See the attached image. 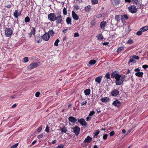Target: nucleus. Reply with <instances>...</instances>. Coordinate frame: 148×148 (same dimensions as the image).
<instances>
[{
    "label": "nucleus",
    "instance_id": "nucleus-51",
    "mask_svg": "<svg viewBox=\"0 0 148 148\" xmlns=\"http://www.w3.org/2000/svg\"><path fill=\"white\" fill-rule=\"evenodd\" d=\"M42 136H43L42 134H40L38 136L37 138L39 139H40V138H41L42 137Z\"/></svg>",
    "mask_w": 148,
    "mask_h": 148
},
{
    "label": "nucleus",
    "instance_id": "nucleus-40",
    "mask_svg": "<svg viewBox=\"0 0 148 148\" xmlns=\"http://www.w3.org/2000/svg\"><path fill=\"white\" fill-rule=\"evenodd\" d=\"M63 13L64 15H66L67 14V11L66 9L65 8H64L63 9Z\"/></svg>",
    "mask_w": 148,
    "mask_h": 148
},
{
    "label": "nucleus",
    "instance_id": "nucleus-13",
    "mask_svg": "<svg viewBox=\"0 0 148 148\" xmlns=\"http://www.w3.org/2000/svg\"><path fill=\"white\" fill-rule=\"evenodd\" d=\"M112 104L114 105L115 106L118 107L121 106V103L119 101L116 100L113 102Z\"/></svg>",
    "mask_w": 148,
    "mask_h": 148
},
{
    "label": "nucleus",
    "instance_id": "nucleus-53",
    "mask_svg": "<svg viewBox=\"0 0 148 148\" xmlns=\"http://www.w3.org/2000/svg\"><path fill=\"white\" fill-rule=\"evenodd\" d=\"M74 37H77L79 36V34L78 33H75L74 34Z\"/></svg>",
    "mask_w": 148,
    "mask_h": 148
},
{
    "label": "nucleus",
    "instance_id": "nucleus-3",
    "mask_svg": "<svg viewBox=\"0 0 148 148\" xmlns=\"http://www.w3.org/2000/svg\"><path fill=\"white\" fill-rule=\"evenodd\" d=\"M56 16V15L55 13H51L48 15V18L50 21H55Z\"/></svg>",
    "mask_w": 148,
    "mask_h": 148
},
{
    "label": "nucleus",
    "instance_id": "nucleus-8",
    "mask_svg": "<svg viewBox=\"0 0 148 148\" xmlns=\"http://www.w3.org/2000/svg\"><path fill=\"white\" fill-rule=\"evenodd\" d=\"M78 122L82 125L87 126V125L86 122L85 121L84 119H80L78 118Z\"/></svg>",
    "mask_w": 148,
    "mask_h": 148
},
{
    "label": "nucleus",
    "instance_id": "nucleus-35",
    "mask_svg": "<svg viewBox=\"0 0 148 148\" xmlns=\"http://www.w3.org/2000/svg\"><path fill=\"white\" fill-rule=\"evenodd\" d=\"M60 42V40H59L58 39H57L55 42L54 45L56 46H58V43Z\"/></svg>",
    "mask_w": 148,
    "mask_h": 148
},
{
    "label": "nucleus",
    "instance_id": "nucleus-21",
    "mask_svg": "<svg viewBox=\"0 0 148 148\" xmlns=\"http://www.w3.org/2000/svg\"><path fill=\"white\" fill-rule=\"evenodd\" d=\"M90 89H88L84 90V93L86 95H88L90 94Z\"/></svg>",
    "mask_w": 148,
    "mask_h": 148
},
{
    "label": "nucleus",
    "instance_id": "nucleus-30",
    "mask_svg": "<svg viewBox=\"0 0 148 148\" xmlns=\"http://www.w3.org/2000/svg\"><path fill=\"white\" fill-rule=\"evenodd\" d=\"M143 32L142 30L140 29V30L137 32L136 33V34L138 36H140L143 33Z\"/></svg>",
    "mask_w": 148,
    "mask_h": 148
},
{
    "label": "nucleus",
    "instance_id": "nucleus-22",
    "mask_svg": "<svg viewBox=\"0 0 148 148\" xmlns=\"http://www.w3.org/2000/svg\"><path fill=\"white\" fill-rule=\"evenodd\" d=\"M144 32L147 31L148 29V26H146L140 29Z\"/></svg>",
    "mask_w": 148,
    "mask_h": 148
},
{
    "label": "nucleus",
    "instance_id": "nucleus-41",
    "mask_svg": "<svg viewBox=\"0 0 148 148\" xmlns=\"http://www.w3.org/2000/svg\"><path fill=\"white\" fill-rule=\"evenodd\" d=\"M99 131L98 130L96 131L94 133L95 136H97V135L99 134Z\"/></svg>",
    "mask_w": 148,
    "mask_h": 148
},
{
    "label": "nucleus",
    "instance_id": "nucleus-6",
    "mask_svg": "<svg viewBox=\"0 0 148 148\" xmlns=\"http://www.w3.org/2000/svg\"><path fill=\"white\" fill-rule=\"evenodd\" d=\"M12 31L10 28H6L5 31V35L7 37H10L12 35Z\"/></svg>",
    "mask_w": 148,
    "mask_h": 148
},
{
    "label": "nucleus",
    "instance_id": "nucleus-37",
    "mask_svg": "<svg viewBox=\"0 0 148 148\" xmlns=\"http://www.w3.org/2000/svg\"><path fill=\"white\" fill-rule=\"evenodd\" d=\"M110 75L109 73H107L105 76V77H106L108 79H110Z\"/></svg>",
    "mask_w": 148,
    "mask_h": 148
},
{
    "label": "nucleus",
    "instance_id": "nucleus-58",
    "mask_svg": "<svg viewBox=\"0 0 148 148\" xmlns=\"http://www.w3.org/2000/svg\"><path fill=\"white\" fill-rule=\"evenodd\" d=\"M91 118L90 117L88 116V117H87L86 120L87 121H88L89 120H90V119H91Z\"/></svg>",
    "mask_w": 148,
    "mask_h": 148
},
{
    "label": "nucleus",
    "instance_id": "nucleus-15",
    "mask_svg": "<svg viewBox=\"0 0 148 148\" xmlns=\"http://www.w3.org/2000/svg\"><path fill=\"white\" fill-rule=\"evenodd\" d=\"M92 139V138L88 136L85 139L84 142L89 143L90 142Z\"/></svg>",
    "mask_w": 148,
    "mask_h": 148
},
{
    "label": "nucleus",
    "instance_id": "nucleus-16",
    "mask_svg": "<svg viewBox=\"0 0 148 148\" xmlns=\"http://www.w3.org/2000/svg\"><path fill=\"white\" fill-rule=\"evenodd\" d=\"M102 77V76L97 77L95 79L96 82H97L98 84L100 83Z\"/></svg>",
    "mask_w": 148,
    "mask_h": 148
},
{
    "label": "nucleus",
    "instance_id": "nucleus-59",
    "mask_svg": "<svg viewBox=\"0 0 148 148\" xmlns=\"http://www.w3.org/2000/svg\"><path fill=\"white\" fill-rule=\"evenodd\" d=\"M17 106V104H14L12 107V108H15L16 106Z\"/></svg>",
    "mask_w": 148,
    "mask_h": 148
},
{
    "label": "nucleus",
    "instance_id": "nucleus-11",
    "mask_svg": "<svg viewBox=\"0 0 148 148\" xmlns=\"http://www.w3.org/2000/svg\"><path fill=\"white\" fill-rule=\"evenodd\" d=\"M21 14L20 10H16L14 13V16L16 18H18V16H20Z\"/></svg>",
    "mask_w": 148,
    "mask_h": 148
},
{
    "label": "nucleus",
    "instance_id": "nucleus-26",
    "mask_svg": "<svg viewBox=\"0 0 148 148\" xmlns=\"http://www.w3.org/2000/svg\"><path fill=\"white\" fill-rule=\"evenodd\" d=\"M35 40L36 41H37V42L38 43H39L42 41V39L41 38L39 37H36V38H35Z\"/></svg>",
    "mask_w": 148,
    "mask_h": 148
},
{
    "label": "nucleus",
    "instance_id": "nucleus-9",
    "mask_svg": "<svg viewBox=\"0 0 148 148\" xmlns=\"http://www.w3.org/2000/svg\"><path fill=\"white\" fill-rule=\"evenodd\" d=\"M41 37L44 40L48 41L49 39L50 36L48 35V34L47 33H45Z\"/></svg>",
    "mask_w": 148,
    "mask_h": 148
},
{
    "label": "nucleus",
    "instance_id": "nucleus-43",
    "mask_svg": "<svg viewBox=\"0 0 148 148\" xmlns=\"http://www.w3.org/2000/svg\"><path fill=\"white\" fill-rule=\"evenodd\" d=\"M81 104L82 106H83L84 105H86L87 104V101H84L83 102H81Z\"/></svg>",
    "mask_w": 148,
    "mask_h": 148
},
{
    "label": "nucleus",
    "instance_id": "nucleus-32",
    "mask_svg": "<svg viewBox=\"0 0 148 148\" xmlns=\"http://www.w3.org/2000/svg\"><path fill=\"white\" fill-rule=\"evenodd\" d=\"M25 22L26 23L29 22L30 21V18L28 16L26 17L25 18Z\"/></svg>",
    "mask_w": 148,
    "mask_h": 148
},
{
    "label": "nucleus",
    "instance_id": "nucleus-18",
    "mask_svg": "<svg viewBox=\"0 0 148 148\" xmlns=\"http://www.w3.org/2000/svg\"><path fill=\"white\" fill-rule=\"evenodd\" d=\"M66 22L67 24L71 25V18L69 17H67L66 19Z\"/></svg>",
    "mask_w": 148,
    "mask_h": 148
},
{
    "label": "nucleus",
    "instance_id": "nucleus-31",
    "mask_svg": "<svg viewBox=\"0 0 148 148\" xmlns=\"http://www.w3.org/2000/svg\"><path fill=\"white\" fill-rule=\"evenodd\" d=\"M115 19L117 21L118 23L120 21V16L119 15H117L115 16Z\"/></svg>",
    "mask_w": 148,
    "mask_h": 148
},
{
    "label": "nucleus",
    "instance_id": "nucleus-14",
    "mask_svg": "<svg viewBox=\"0 0 148 148\" xmlns=\"http://www.w3.org/2000/svg\"><path fill=\"white\" fill-rule=\"evenodd\" d=\"M72 13L73 18L74 20H77L79 19V16L73 11L72 12Z\"/></svg>",
    "mask_w": 148,
    "mask_h": 148
},
{
    "label": "nucleus",
    "instance_id": "nucleus-50",
    "mask_svg": "<svg viewBox=\"0 0 148 148\" xmlns=\"http://www.w3.org/2000/svg\"><path fill=\"white\" fill-rule=\"evenodd\" d=\"M107 136H108V135L107 134H104L103 136V138L105 140H106L107 138Z\"/></svg>",
    "mask_w": 148,
    "mask_h": 148
},
{
    "label": "nucleus",
    "instance_id": "nucleus-1",
    "mask_svg": "<svg viewBox=\"0 0 148 148\" xmlns=\"http://www.w3.org/2000/svg\"><path fill=\"white\" fill-rule=\"evenodd\" d=\"M111 78H114L116 79L115 83L117 85L122 84L126 78L125 75L121 76L116 71H114L111 73Z\"/></svg>",
    "mask_w": 148,
    "mask_h": 148
},
{
    "label": "nucleus",
    "instance_id": "nucleus-19",
    "mask_svg": "<svg viewBox=\"0 0 148 148\" xmlns=\"http://www.w3.org/2000/svg\"><path fill=\"white\" fill-rule=\"evenodd\" d=\"M101 100L103 102H106L109 100V99L108 97H104L101 99Z\"/></svg>",
    "mask_w": 148,
    "mask_h": 148
},
{
    "label": "nucleus",
    "instance_id": "nucleus-39",
    "mask_svg": "<svg viewBox=\"0 0 148 148\" xmlns=\"http://www.w3.org/2000/svg\"><path fill=\"white\" fill-rule=\"evenodd\" d=\"M28 61V57H25L24 58L23 60V62H26Z\"/></svg>",
    "mask_w": 148,
    "mask_h": 148
},
{
    "label": "nucleus",
    "instance_id": "nucleus-57",
    "mask_svg": "<svg viewBox=\"0 0 148 148\" xmlns=\"http://www.w3.org/2000/svg\"><path fill=\"white\" fill-rule=\"evenodd\" d=\"M75 8L77 10L79 9V6L78 5H76L75 6Z\"/></svg>",
    "mask_w": 148,
    "mask_h": 148
},
{
    "label": "nucleus",
    "instance_id": "nucleus-63",
    "mask_svg": "<svg viewBox=\"0 0 148 148\" xmlns=\"http://www.w3.org/2000/svg\"><path fill=\"white\" fill-rule=\"evenodd\" d=\"M36 142V140H34L32 143V145H34Z\"/></svg>",
    "mask_w": 148,
    "mask_h": 148
},
{
    "label": "nucleus",
    "instance_id": "nucleus-54",
    "mask_svg": "<svg viewBox=\"0 0 148 148\" xmlns=\"http://www.w3.org/2000/svg\"><path fill=\"white\" fill-rule=\"evenodd\" d=\"M134 3L137 5H138V4H139V2L138 0H134Z\"/></svg>",
    "mask_w": 148,
    "mask_h": 148
},
{
    "label": "nucleus",
    "instance_id": "nucleus-48",
    "mask_svg": "<svg viewBox=\"0 0 148 148\" xmlns=\"http://www.w3.org/2000/svg\"><path fill=\"white\" fill-rule=\"evenodd\" d=\"M115 133L114 131H111L110 133V136H112Z\"/></svg>",
    "mask_w": 148,
    "mask_h": 148
},
{
    "label": "nucleus",
    "instance_id": "nucleus-10",
    "mask_svg": "<svg viewBox=\"0 0 148 148\" xmlns=\"http://www.w3.org/2000/svg\"><path fill=\"white\" fill-rule=\"evenodd\" d=\"M119 93L118 90L114 89L111 92V95L112 96L116 97L119 95Z\"/></svg>",
    "mask_w": 148,
    "mask_h": 148
},
{
    "label": "nucleus",
    "instance_id": "nucleus-44",
    "mask_svg": "<svg viewBox=\"0 0 148 148\" xmlns=\"http://www.w3.org/2000/svg\"><path fill=\"white\" fill-rule=\"evenodd\" d=\"M35 29H33V30H32L31 31V32H30V33L29 34L30 35H32V34H33L34 35L35 34Z\"/></svg>",
    "mask_w": 148,
    "mask_h": 148
},
{
    "label": "nucleus",
    "instance_id": "nucleus-38",
    "mask_svg": "<svg viewBox=\"0 0 148 148\" xmlns=\"http://www.w3.org/2000/svg\"><path fill=\"white\" fill-rule=\"evenodd\" d=\"M133 42L132 40V39H129L128 40V41L127 42V43L129 44H131L133 43Z\"/></svg>",
    "mask_w": 148,
    "mask_h": 148
},
{
    "label": "nucleus",
    "instance_id": "nucleus-46",
    "mask_svg": "<svg viewBox=\"0 0 148 148\" xmlns=\"http://www.w3.org/2000/svg\"><path fill=\"white\" fill-rule=\"evenodd\" d=\"M129 62H135V60L133 58H131L130 59Z\"/></svg>",
    "mask_w": 148,
    "mask_h": 148
},
{
    "label": "nucleus",
    "instance_id": "nucleus-47",
    "mask_svg": "<svg viewBox=\"0 0 148 148\" xmlns=\"http://www.w3.org/2000/svg\"><path fill=\"white\" fill-rule=\"evenodd\" d=\"M95 113V112L94 111H90L89 116H92L93 115V114H94Z\"/></svg>",
    "mask_w": 148,
    "mask_h": 148
},
{
    "label": "nucleus",
    "instance_id": "nucleus-5",
    "mask_svg": "<svg viewBox=\"0 0 148 148\" xmlns=\"http://www.w3.org/2000/svg\"><path fill=\"white\" fill-rule=\"evenodd\" d=\"M80 128L77 126H75L73 128L72 131L75 133L76 136H78L79 134Z\"/></svg>",
    "mask_w": 148,
    "mask_h": 148
},
{
    "label": "nucleus",
    "instance_id": "nucleus-64",
    "mask_svg": "<svg viewBox=\"0 0 148 148\" xmlns=\"http://www.w3.org/2000/svg\"><path fill=\"white\" fill-rule=\"evenodd\" d=\"M135 71H139L140 69L138 68L136 69H135Z\"/></svg>",
    "mask_w": 148,
    "mask_h": 148
},
{
    "label": "nucleus",
    "instance_id": "nucleus-28",
    "mask_svg": "<svg viewBox=\"0 0 148 148\" xmlns=\"http://www.w3.org/2000/svg\"><path fill=\"white\" fill-rule=\"evenodd\" d=\"M96 62V61L95 60H90L89 62V63L91 65H93L95 64Z\"/></svg>",
    "mask_w": 148,
    "mask_h": 148
},
{
    "label": "nucleus",
    "instance_id": "nucleus-25",
    "mask_svg": "<svg viewBox=\"0 0 148 148\" xmlns=\"http://www.w3.org/2000/svg\"><path fill=\"white\" fill-rule=\"evenodd\" d=\"M48 34V35L50 36V35L51 36H53L54 34V32L53 31V30H51L49 31L48 33H47Z\"/></svg>",
    "mask_w": 148,
    "mask_h": 148
},
{
    "label": "nucleus",
    "instance_id": "nucleus-23",
    "mask_svg": "<svg viewBox=\"0 0 148 148\" xmlns=\"http://www.w3.org/2000/svg\"><path fill=\"white\" fill-rule=\"evenodd\" d=\"M143 74V72H138L135 73V75L138 77H142Z\"/></svg>",
    "mask_w": 148,
    "mask_h": 148
},
{
    "label": "nucleus",
    "instance_id": "nucleus-45",
    "mask_svg": "<svg viewBox=\"0 0 148 148\" xmlns=\"http://www.w3.org/2000/svg\"><path fill=\"white\" fill-rule=\"evenodd\" d=\"M64 146L62 144H61L57 146L56 148H63Z\"/></svg>",
    "mask_w": 148,
    "mask_h": 148
},
{
    "label": "nucleus",
    "instance_id": "nucleus-24",
    "mask_svg": "<svg viewBox=\"0 0 148 148\" xmlns=\"http://www.w3.org/2000/svg\"><path fill=\"white\" fill-rule=\"evenodd\" d=\"M62 132L66 133L67 131V130H66V127H63L61 128L60 129Z\"/></svg>",
    "mask_w": 148,
    "mask_h": 148
},
{
    "label": "nucleus",
    "instance_id": "nucleus-29",
    "mask_svg": "<svg viewBox=\"0 0 148 148\" xmlns=\"http://www.w3.org/2000/svg\"><path fill=\"white\" fill-rule=\"evenodd\" d=\"M114 2L113 3V4L114 5H117L119 4L120 3V1L119 0H114Z\"/></svg>",
    "mask_w": 148,
    "mask_h": 148
},
{
    "label": "nucleus",
    "instance_id": "nucleus-49",
    "mask_svg": "<svg viewBox=\"0 0 148 148\" xmlns=\"http://www.w3.org/2000/svg\"><path fill=\"white\" fill-rule=\"evenodd\" d=\"M45 131L47 132H49V129L48 125L47 126L45 130Z\"/></svg>",
    "mask_w": 148,
    "mask_h": 148
},
{
    "label": "nucleus",
    "instance_id": "nucleus-34",
    "mask_svg": "<svg viewBox=\"0 0 148 148\" xmlns=\"http://www.w3.org/2000/svg\"><path fill=\"white\" fill-rule=\"evenodd\" d=\"M90 9V6H88L85 8V10L86 11L88 12L89 10Z\"/></svg>",
    "mask_w": 148,
    "mask_h": 148
},
{
    "label": "nucleus",
    "instance_id": "nucleus-42",
    "mask_svg": "<svg viewBox=\"0 0 148 148\" xmlns=\"http://www.w3.org/2000/svg\"><path fill=\"white\" fill-rule=\"evenodd\" d=\"M132 58L136 59V60H138L140 58L139 57L136 55H134L132 56Z\"/></svg>",
    "mask_w": 148,
    "mask_h": 148
},
{
    "label": "nucleus",
    "instance_id": "nucleus-56",
    "mask_svg": "<svg viewBox=\"0 0 148 148\" xmlns=\"http://www.w3.org/2000/svg\"><path fill=\"white\" fill-rule=\"evenodd\" d=\"M42 129V127L41 126L38 129V132H40L41 130Z\"/></svg>",
    "mask_w": 148,
    "mask_h": 148
},
{
    "label": "nucleus",
    "instance_id": "nucleus-12",
    "mask_svg": "<svg viewBox=\"0 0 148 148\" xmlns=\"http://www.w3.org/2000/svg\"><path fill=\"white\" fill-rule=\"evenodd\" d=\"M68 119L70 122L73 123H75L77 121V119L75 118L72 116H70Z\"/></svg>",
    "mask_w": 148,
    "mask_h": 148
},
{
    "label": "nucleus",
    "instance_id": "nucleus-36",
    "mask_svg": "<svg viewBox=\"0 0 148 148\" xmlns=\"http://www.w3.org/2000/svg\"><path fill=\"white\" fill-rule=\"evenodd\" d=\"M92 4H95L98 3V1L97 0H92Z\"/></svg>",
    "mask_w": 148,
    "mask_h": 148
},
{
    "label": "nucleus",
    "instance_id": "nucleus-60",
    "mask_svg": "<svg viewBox=\"0 0 148 148\" xmlns=\"http://www.w3.org/2000/svg\"><path fill=\"white\" fill-rule=\"evenodd\" d=\"M11 6V5L10 4H8L7 5L6 7L8 8H10Z\"/></svg>",
    "mask_w": 148,
    "mask_h": 148
},
{
    "label": "nucleus",
    "instance_id": "nucleus-62",
    "mask_svg": "<svg viewBox=\"0 0 148 148\" xmlns=\"http://www.w3.org/2000/svg\"><path fill=\"white\" fill-rule=\"evenodd\" d=\"M97 16L98 18H101L102 17V15L101 14H99Z\"/></svg>",
    "mask_w": 148,
    "mask_h": 148
},
{
    "label": "nucleus",
    "instance_id": "nucleus-52",
    "mask_svg": "<svg viewBox=\"0 0 148 148\" xmlns=\"http://www.w3.org/2000/svg\"><path fill=\"white\" fill-rule=\"evenodd\" d=\"M40 94V92H37L35 93V96L36 97H38L39 96Z\"/></svg>",
    "mask_w": 148,
    "mask_h": 148
},
{
    "label": "nucleus",
    "instance_id": "nucleus-27",
    "mask_svg": "<svg viewBox=\"0 0 148 148\" xmlns=\"http://www.w3.org/2000/svg\"><path fill=\"white\" fill-rule=\"evenodd\" d=\"M123 50V48L122 47H119L117 50V51L118 53H120L122 50Z\"/></svg>",
    "mask_w": 148,
    "mask_h": 148
},
{
    "label": "nucleus",
    "instance_id": "nucleus-7",
    "mask_svg": "<svg viewBox=\"0 0 148 148\" xmlns=\"http://www.w3.org/2000/svg\"><path fill=\"white\" fill-rule=\"evenodd\" d=\"M129 9L130 11L132 13H135L137 10L136 7L134 5L130 7Z\"/></svg>",
    "mask_w": 148,
    "mask_h": 148
},
{
    "label": "nucleus",
    "instance_id": "nucleus-55",
    "mask_svg": "<svg viewBox=\"0 0 148 148\" xmlns=\"http://www.w3.org/2000/svg\"><path fill=\"white\" fill-rule=\"evenodd\" d=\"M143 67L144 69H147L148 67V66L146 65H143Z\"/></svg>",
    "mask_w": 148,
    "mask_h": 148
},
{
    "label": "nucleus",
    "instance_id": "nucleus-4",
    "mask_svg": "<svg viewBox=\"0 0 148 148\" xmlns=\"http://www.w3.org/2000/svg\"><path fill=\"white\" fill-rule=\"evenodd\" d=\"M40 64L39 62L32 63L29 66V68L31 69L37 67Z\"/></svg>",
    "mask_w": 148,
    "mask_h": 148
},
{
    "label": "nucleus",
    "instance_id": "nucleus-2",
    "mask_svg": "<svg viewBox=\"0 0 148 148\" xmlns=\"http://www.w3.org/2000/svg\"><path fill=\"white\" fill-rule=\"evenodd\" d=\"M55 21H56V23L57 24L62 23L63 21L62 17L60 14H57Z\"/></svg>",
    "mask_w": 148,
    "mask_h": 148
},
{
    "label": "nucleus",
    "instance_id": "nucleus-20",
    "mask_svg": "<svg viewBox=\"0 0 148 148\" xmlns=\"http://www.w3.org/2000/svg\"><path fill=\"white\" fill-rule=\"evenodd\" d=\"M97 38L99 40H101L103 38V37L102 34H100L98 35L97 36Z\"/></svg>",
    "mask_w": 148,
    "mask_h": 148
},
{
    "label": "nucleus",
    "instance_id": "nucleus-17",
    "mask_svg": "<svg viewBox=\"0 0 148 148\" xmlns=\"http://www.w3.org/2000/svg\"><path fill=\"white\" fill-rule=\"evenodd\" d=\"M106 24V21H102L100 23V27L101 28H103L105 27Z\"/></svg>",
    "mask_w": 148,
    "mask_h": 148
},
{
    "label": "nucleus",
    "instance_id": "nucleus-61",
    "mask_svg": "<svg viewBox=\"0 0 148 148\" xmlns=\"http://www.w3.org/2000/svg\"><path fill=\"white\" fill-rule=\"evenodd\" d=\"M109 43L108 42H103V45H107Z\"/></svg>",
    "mask_w": 148,
    "mask_h": 148
},
{
    "label": "nucleus",
    "instance_id": "nucleus-33",
    "mask_svg": "<svg viewBox=\"0 0 148 148\" xmlns=\"http://www.w3.org/2000/svg\"><path fill=\"white\" fill-rule=\"evenodd\" d=\"M123 18H126V19H128V17L127 15H126V14H124V15H123V16H122L121 17V20L122 21V20L123 19Z\"/></svg>",
    "mask_w": 148,
    "mask_h": 148
}]
</instances>
